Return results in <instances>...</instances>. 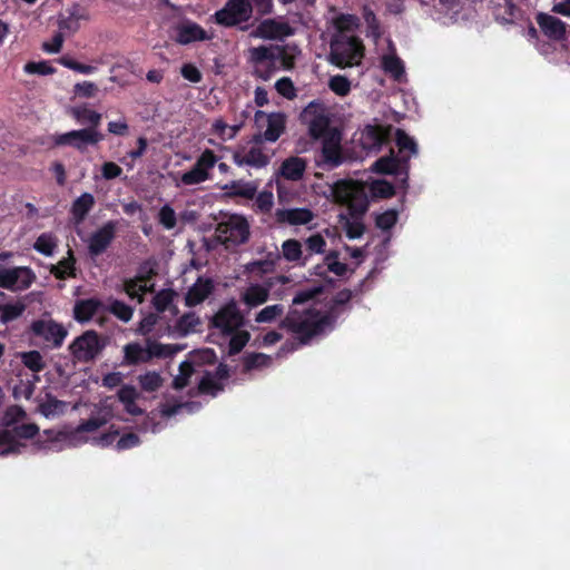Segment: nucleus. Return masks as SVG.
<instances>
[{
  "instance_id": "nucleus-47",
  "label": "nucleus",
  "mask_w": 570,
  "mask_h": 570,
  "mask_svg": "<svg viewBox=\"0 0 570 570\" xmlns=\"http://www.w3.org/2000/svg\"><path fill=\"white\" fill-rule=\"evenodd\" d=\"M333 24L338 32H348L360 26V19L355 14L341 13L334 18Z\"/></svg>"
},
{
  "instance_id": "nucleus-20",
  "label": "nucleus",
  "mask_w": 570,
  "mask_h": 570,
  "mask_svg": "<svg viewBox=\"0 0 570 570\" xmlns=\"http://www.w3.org/2000/svg\"><path fill=\"white\" fill-rule=\"evenodd\" d=\"M314 218V213L308 208H278L275 212V219L278 224L292 226L306 225Z\"/></svg>"
},
{
  "instance_id": "nucleus-37",
  "label": "nucleus",
  "mask_w": 570,
  "mask_h": 570,
  "mask_svg": "<svg viewBox=\"0 0 570 570\" xmlns=\"http://www.w3.org/2000/svg\"><path fill=\"white\" fill-rule=\"evenodd\" d=\"M275 46L266 47H253L249 49L250 61L255 66H263L265 63L274 62Z\"/></svg>"
},
{
  "instance_id": "nucleus-12",
  "label": "nucleus",
  "mask_w": 570,
  "mask_h": 570,
  "mask_svg": "<svg viewBox=\"0 0 570 570\" xmlns=\"http://www.w3.org/2000/svg\"><path fill=\"white\" fill-rule=\"evenodd\" d=\"M118 222L108 220L95 230L87 240L88 254L91 258L102 255L116 238Z\"/></svg>"
},
{
  "instance_id": "nucleus-24",
  "label": "nucleus",
  "mask_w": 570,
  "mask_h": 570,
  "mask_svg": "<svg viewBox=\"0 0 570 570\" xmlns=\"http://www.w3.org/2000/svg\"><path fill=\"white\" fill-rule=\"evenodd\" d=\"M386 137L383 128L376 125H367L361 134L362 147L366 150H379Z\"/></svg>"
},
{
  "instance_id": "nucleus-62",
  "label": "nucleus",
  "mask_w": 570,
  "mask_h": 570,
  "mask_svg": "<svg viewBox=\"0 0 570 570\" xmlns=\"http://www.w3.org/2000/svg\"><path fill=\"white\" fill-rule=\"evenodd\" d=\"M277 61H279L282 67L286 70L292 69L295 65L294 56L283 46H275L274 63L276 65Z\"/></svg>"
},
{
  "instance_id": "nucleus-49",
  "label": "nucleus",
  "mask_w": 570,
  "mask_h": 570,
  "mask_svg": "<svg viewBox=\"0 0 570 570\" xmlns=\"http://www.w3.org/2000/svg\"><path fill=\"white\" fill-rule=\"evenodd\" d=\"M78 9L79 6L75 4L69 10V16L67 18H62L59 20L58 26L60 30H68L75 32L79 29V20L83 19L85 16L79 14Z\"/></svg>"
},
{
  "instance_id": "nucleus-60",
  "label": "nucleus",
  "mask_w": 570,
  "mask_h": 570,
  "mask_svg": "<svg viewBox=\"0 0 570 570\" xmlns=\"http://www.w3.org/2000/svg\"><path fill=\"white\" fill-rule=\"evenodd\" d=\"M372 194L379 198H391L395 195L394 186L386 180H377L371 187Z\"/></svg>"
},
{
  "instance_id": "nucleus-4",
  "label": "nucleus",
  "mask_w": 570,
  "mask_h": 570,
  "mask_svg": "<svg viewBox=\"0 0 570 570\" xmlns=\"http://www.w3.org/2000/svg\"><path fill=\"white\" fill-rule=\"evenodd\" d=\"M302 124L307 126L308 135L312 139H321L328 135L333 129L331 127V117L327 107L320 100L311 101L301 112Z\"/></svg>"
},
{
  "instance_id": "nucleus-23",
  "label": "nucleus",
  "mask_w": 570,
  "mask_h": 570,
  "mask_svg": "<svg viewBox=\"0 0 570 570\" xmlns=\"http://www.w3.org/2000/svg\"><path fill=\"white\" fill-rule=\"evenodd\" d=\"M214 291V284L210 278L199 277L196 283L189 287L185 296V304L188 307L203 303Z\"/></svg>"
},
{
  "instance_id": "nucleus-43",
  "label": "nucleus",
  "mask_w": 570,
  "mask_h": 570,
  "mask_svg": "<svg viewBox=\"0 0 570 570\" xmlns=\"http://www.w3.org/2000/svg\"><path fill=\"white\" fill-rule=\"evenodd\" d=\"M230 336L228 344V354L230 356L237 355L247 345L250 340V334L247 331H235Z\"/></svg>"
},
{
  "instance_id": "nucleus-50",
  "label": "nucleus",
  "mask_w": 570,
  "mask_h": 570,
  "mask_svg": "<svg viewBox=\"0 0 570 570\" xmlns=\"http://www.w3.org/2000/svg\"><path fill=\"white\" fill-rule=\"evenodd\" d=\"M395 141L400 153L409 150L412 155L417 154V145L403 129H396Z\"/></svg>"
},
{
  "instance_id": "nucleus-45",
  "label": "nucleus",
  "mask_w": 570,
  "mask_h": 570,
  "mask_svg": "<svg viewBox=\"0 0 570 570\" xmlns=\"http://www.w3.org/2000/svg\"><path fill=\"white\" fill-rule=\"evenodd\" d=\"M145 277L137 276L129 278L124 282V291L130 298H137L139 302L142 301V295L146 292V285L142 284Z\"/></svg>"
},
{
  "instance_id": "nucleus-59",
  "label": "nucleus",
  "mask_w": 570,
  "mask_h": 570,
  "mask_svg": "<svg viewBox=\"0 0 570 570\" xmlns=\"http://www.w3.org/2000/svg\"><path fill=\"white\" fill-rule=\"evenodd\" d=\"M14 438L31 440L39 433V426L36 423H23L10 430Z\"/></svg>"
},
{
  "instance_id": "nucleus-48",
  "label": "nucleus",
  "mask_w": 570,
  "mask_h": 570,
  "mask_svg": "<svg viewBox=\"0 0 570 570\" xmlns=\"http://www.w3.org/2000/svg\"><path fill=\"white\" fill-rule=\"evenodd\" d=\"M141 390L155 392L163 385V379L157 372H147L138 376Z\"/></svg>"
},
{
  "instance_id": "nucleus-63",
  "label": "nucleus",
  "mask_w": 570,
  "mask_h": 570,
  "mask_svg": "<svg viewBox=\"0 0 570 570\" xmlns=\"http://www.w3.org/2000/svg\"><path fill=\"white\" fill-rule=\"evenodd\" d=\"M158 219L166 229H173L177 224L176 213L169 205L160 208Z\"/></svg>"
},
{
  "instance_id": "nucleus-2",
  "label": "nucleus",
  "mask_w": 570,
  "mask_h": 570,
  "mask_svg": "<svg viewBox=\"0 0 570 570\" xmlns=\"http://www.w3.org/2000/svg\"><path fill=\"white\" fill-rule=\"evenodd\" d=\"M215 235L227 249L236 247L248 242L249 224L245 217L233 214L217 224Z\"/></svg>"
},
{
  "instance_id": "nucleus-46",
  "label": "nucleus",
  "mask_w": 570,
  "mask_h": 570,
  "mask_svg": "<svg viewBox=\"0 0 570 570\" xmlns=\"http://www.w3.org/2000/svg\"><path fill=\"white\" fill-rule=\"evenodd\" d=\"M284 312L285 307L282 304L268 305L256 314L255 322L272 323L276 318L281 317L284 314Z\"/></svg>"
},
{
  "instance_id": "nucleus-57",
  "label": "nucleus",
  "mask_w": 570,
  "mask_h": 570,
  "mask_svg": "<svg viewBox=\"0 0 570 570\" xmlns=\"http://www.w3.org/2000/svg\"><path fill=\"white\" fill-rule=\"evenodd\" d=\"M306 250L308 252L307 256L313 254H322L326 247L325 238L320 234H313L305 240Z\"/></svg>"
},
{
  "instance_id": "nucleus-14",
  "label": "nucleus",
  "mask_w": 570,
  "mask_h": 570,
  "mask_svg": "<svg viewBox=\"0 0 570 570\" xmlns=\"http://www.w3.org/2000/svg\"><path fill=\"white\" fill-rule=\"evenodd\" d=\"M255 124L262 128L266 124V130L263 137L266 141L275 142L286 128V117L282 112L266 114L262 110L255 112Z\"/></svg>"
},
{
  "instance_id": "nucleus-44",
  "label": "nucleus",
  "mask_w": 570,
  "mask_h": 570,
  "mask_svg": "<svg viewBox=\"0 0 570 570\" xmlns=\"http://www.w3.org/2000/svg\"><path fill=\"white\" fill-rule=\"evenodd\" d=\"M21 361L27 368L35 373H39L46 367L41 353L36 350L22 353Z\"/></svg>"
},
{
  "instance_id": "nucleus-27",
  "label": "nucleus",
  "mask_w": 570,
  "mask_h": 570,
  "mask_svg": "<svg viewBox=\"0 0 570 570\" xmlns=\"http://www.w3.org/2000/svg\"><path fill=\"white\" fill-rule=\"evenodd\" d=\"M11 291L28 289L36 281V274L30 267H13L10 268Z\"/></svg>"
},
{
  "instance_id": "nucleus-64",
  "label": "nucleus",
  "mask_w": 570,
  "mask_h": 570,
  "mask_svg": "<svg viewBox=\"0 0 570 570\" xmlns=\"http://www.w3.org/2000/svg\"><path fill=\"white\" fill-rule=\"evenodd\" d=\"M397 222V213L393 209L386 210L376 216L375 225L383 230L391 229Z\"/></svg>"
},
{
  "instance_id": "nucleus-22",
  "label": "nucleus",
  "mask_w": 570,
  "mask_h": 570,
  "mask_svg": "<svg viewBox=\"0 0 570 570\" xmlns=\"http://www.w3.org/2000/svg\"><path fill=\"white\" fill-rule=\"evenodd\" d=\"M105 305L99 298H85L78 299L73 306V318L78 323L89 322L99 311L104 309Z\"/></svg>"
},
{
  "instance_id": "nucleus-21",
  "label": "nucleus",
  "mask_w": 570,
  "mask_h": 570,
  "mask_svg": "<svg viewBox=\"0 0 570 570\" xmlns=\"http://www.w3.org/2000/svg\"><path fill=\"white\" fill-rule=\"evenodd\" d=\"M409 157H397L393 150L389 156L379 158L372 166V170L381 175H395L409 166Z\"/></svg>"
},
{
  "instance_id": "nucleus-40",
  "label": "nucleus",
  "mask_w": 570,
  "mask_h": 570,
  "mask_svg": "<svg viewBox=\"0 0 570 570\" xmlns=\"http://www.w3.org/2000/svg\"><path fill=\"white\" fill-rule=\"evenodd\" d=\"M242 124L229 126L224 121V119L218 118L213 122L212 131L213 134L217 135L222 140H227L234 139L242 129Z\"/></svg>"
},
{
  "instance_id": "nucleus-58",
  "label": "nucleus",
  "mask_w": 570,
  "mask_h": 570,
  "mask_svg": "<svg viewBox=\"0 0 570 570\" xmlns=\"http://www.w3.org/2000/svg\"><path fill=\"white\" fill-rule=\"evenodd\" d=\"M174 292L173 291H160L153 298V305L159 313H164L169 308L173 303Z\"/></svg>"
},
{
  "instance_id": "nucleus-10",
  "label": "nucleus",
  "mask_w": 570,
  "mask_h": 570,
  "mask_svg": "<svg viewBox=\"0 0 570 570\" xmlns=\"http://www.w3.org/2000/svg\"><path fill=\"white\" fill-rule=\"evenodd\" d=\"M286 276L268 277L263 284H250L242 294V302L248 307H257L267 302L274 286L288 284Z\"/></svg>"
},
{
  "instance_id": "nucleus-54",
  "label": "nucleus",
  "mask_w": 570,
  "mask_h": 570,
  "mask_svg": "<svg viewBox=\"0 0 570 570\" xmlns=\"http://www.w3.org/2000/svg\"><path fill=\"white\" fill-rule=\"evenodd\" d=\"M108 419L106 416H91L88 420L82 421L76 429L75 433H89L99 430L106 425Z\"/></svg>"
},
{
  "instance_id": "nucleus-1",
  "label": "nucleus",
  "mask_w": 570,
  "mask_h": 570,
  "mask_svg": "<svg viewBox=\"0 0 570 570\" xmlns=\"http://www.w3.org/2000/svg\"><path fill=\"white\" fill-rule=\"evenodd\" d=\"M335 322L336 316L333 313L322 314L316 308H306L303 312L291 309L281 321L279 327L293 333L302 345H306L326 330H332Z\"/></svg>"
},
{
  "instance_id": "nucleus-55",
  "label": "nucleus",
  "mask_w": 570,
  "mask_h": 570,
  "mask_svg": "<svg viewBox=\"0 0 570 570\" xmlns=\"http://www.w3.org/2000/svg\"><path fill=\"white\" fill-rule=\"evenodd\" d=\"M271 357L263 353H250L244 357V368L252 371L254 368L267 366Z\"/></svg>"
},
{
  "instance_id": "nucleus-18",
  "label": "nucleus",
  "mask_w": 570,
  "mask_h": 570,
  "mask_svg": "<svg viewBox=\"0 0 570 570\" xmlns=\"http://www.w3.org/2000/svg\"><path fill=\"white\" fill-rule=\"evenodd\" d=\"M535 20L541 32L548 39L553 41H562L566 39L568 24L561 19L544 12H539L535 16Z\"/></svg>"
},
{
  "instance_id": "nucleus-7",
  "label": "nucleus",
  "mask_w": 570,
  "mask_h": 570,
  "mask_svg": "<svg viewBox=\"0 0 570 570\" xmlns=\"http://www.w3.org/2000/svg\"><path fill=\"white\" fill-rule=\"evenodd\" d=\"M250 7L246 0H227L214 14L215 22L225 28L236 27L250 20Z\"/></svg>"
},
{
  "instance_id": "nucleus-9",
  "label": "nucleus",
  "mask_w": 570,
  "mask_h": 570,
  "mask_svg": "<svg viewBox=\"0 0 570 570\" xmlns=\"http://www.w3.org/2000/svg\"><path fill=\"white\" fill-rule=\"evenodd\" d=\"M244 325V315L235 301L226 303L210 320V326L219 330L223 335L233 334Z\"/></svg>"
},
{
  "instance_id": "nucleus-53",
  "label": "nucleus",
  "mask_w": 570,
  "mask_h": 570,
  "mask_svg": "<svg viewBox=\"0 0 570 570\" xmlns=\"http://www.w3.org/2000/svg\"><path fill=\"white\" fill-rule=\"evenodd\" d=\"M24 72L29 75L48 76L55 73L56 69L46 60L29 61L23 67Z\"/></svg>"
},
{
  "instance_id": "nucleus-34",
  "label": "nucleus",
  "mask_w": 570,
  "mask_h": 570,
  "mask_svg": "<svg viewBox=\"0 0 570 570\" xmlns=\"http://www.w3.org/2000/svg\"><path fill=\"white\" fill-rule=\"evenodd\" d=\"M57 246L58 238L52 233L40 234L33 244V248L45 256H52Z\"/></svg>"
},
{
  "instance_id": "nucleus-31",
  "label": "nucleus",
  "mask_w": 570,
  "mask_h": 570,
  "mask_svg": "<svg viewBox=\"0 0 570 570\" xmlns=\"http://www.w3.org/2000/svg\"><path fill=\"white\" fill-rule=\"evenodd\" d=\"M222 189L226 190L227 195L232 197L253 199L257 193V185L253 181L232 180L224 185Z\"/></svg>"
},
{
  "instance_id": "nucleus-15",
  "label": "nucleus",
  "mask_w": 570,
  "mask_h": 570,
  "mask_svg": "<svg viewBox=\"0 0 570 570\" xmlns=\"http://www.w3.org/2000/svg\"><path fill=\"white\" fill-rule=\"evenodd\" d=\"M232 159L238 167L249 166L256 169L265 168L271 161L269 155L262 146H252L249 149L238 147L234 150Z\"/></svg>"
},
{
  "instance_id": "nucleus-13",
  "label": "nucleus",
  "mask_w": 570,
  "mask_h": 570,
  "mask_svg": "<svg viewBox=\"0 0 570 570\" xmlns=\"http://www.w3.org/2000/svg\"><path fill=\"white\" fill-rule=\"evenodd\" d=\"M218 158L212 149H205L190 170L181 175L184 185H197L209 179V170L215 167Z\"/></svg>"
},
{
  "instance_id": "nucleus-52",
  "label": "nucleus",
  "mask_w": 570,
  "mask_h": 570,
  "mask_svg": "<svg viewBox=\"0 0 570 570\" xmlns=\"http://www.w3.org/2000/svg\"><path fill=\"white\" fill-rule=\"evenodd\" d=\"M363 18L367 26L370 35L374 39H379L382 36L381 23L376 14L367 7L363 9Z\"/></svg>"
},
{
  "instance_id": "nucleus-33",
  "label": "nucleus",
  "mask_w": 570,
  "mask_h": 570,
  "mask_svg": "<svg viewBox=\"0 0 570 570\" xmlns=\"http://www.w3.org/2000/svg\"><path fill=\"white\" fill-rule=\"evenodd\" d=\"M381 65L383 70L395 80H400L405 72L402 59L395 53L384 55L382 57Z\"/></svg>"
},
{
  "instance_id": "nucleus-51",
  "label": "nucleus",
  "mask_w": 570,
  "mask_h": 570,
  "mask_svg": "<svg viewBox=\"0 0 570 570\" xmlns=\"http://www.w3.org/2000/svg\"><path fill=\"white\" fill-rule=\"evenodd\" d=\"M330 89L337 96H347L351 91V82L345 76L336 75L328 81Z\"/></svg>"
},
{
  "instance_id": "nucleus-25",
  "label": "nucleus",
  "mask_w": 570,
  "mask_h": 570,
  "mask_svg": "<svg viewBox=\"0 0 570 570\" xmlns=\"http://www.w3.org/2000/svg\"><path fill=\"white\" fill-rule=\"evenodd\" d=\"M95 197L90 193H83L71 205L70 215L76 224H81L95 206Z\"/></svg>"
},
{
  "instance_id": "nucleus-41",
  "label": "nucleus",
  "mask_w": 570,
  "mask_h": 570,
  "mask_svg": "<svg viewBox=\"0 0 570 570\" xmlns=\"http://www.w3.org/2000/svg\"><path fill=\"white\" fill-rule=\"evenodd\" d=\"M104 311H108L125 323L129 322L134 315V308L119 299H111L110 304L105 306Z\"/></svg>"
},
{
  "instance_id": "nucleus-8",
  "label": "nucleus",
  "mask_w": 570,
  "mask_h": 570,
  "mask_svg": "<svg viewBox=\"0 0 570 570\" xmlns=\"http://www.w3.org/2000/svg\"><path fill=\"white\" fill-rule=\"evenodd\" d=\"M342 135L338 129H332L322 138V148L316 163L325 169H334L343 164L344 156L341 146Z\"/></svg>"
},
{
  "instance_id": "nucleus-36",
  "label": "nucleus",
  "mask_w": 570,
  "mask_h": 570,
  "mask_svg": "<svg viewBox=\"0 0 570 570\" xmlns=\"http://www.w3.org/2000/svg\"><path fill=\"white\" fill-rule=\"evenodd\" d=\"M72 116L80 124H89L88 128L97 129L101 121V115L87 107L73 108Z\"/></svg>"
},
{
  "instance_id": "nucleus-35",
  "label": "nucleus",
  "mask_w": 570,
  "mask_h": 570,
  "mask_svg": "<svg viewBox=\"0 0 570 570\" xmlns=\"http://www.w3.org/2000/svg\"><path fill=\"white\" fill-rule=\"evenodd\" d=\"M282 253L287 262H298L303 258L302 265H305L308 256L303 257L302 244L297 239H287L282 245Z\"/></svg>"
},
{
  "instance_id": "nucleus-38",
  "label": "nucleus",
  "mask_w": 570,
  "mask_h": 570,
  "mask_svg": "<svg viewBox=\"0 0 570 570\" xmlns=\"http://www.w3.org/2000/svg\"><path fill=\"white\" fill-rule=\"evenodd\" d=\"M6 445L0 450V456H8L10 454H19L22 446L21 443L16 441L14 435L8 429L0 430V446Z\"/></svg>"
},
{
  "instance_id": "nucleus-16",
  "label": "nucleus",
  "mask_w": 570,
  "mask_h": 570,
  "mask_svg": "<svg viewBox=\"0 0 570 570\" xmlns=\"http://www.w3.org/2000/svg\"><path fill=\"white\" fill-rule=\"evenodd\" d=\"M212 38L197 22L184 20L175 26L174 40L179 45L186 46L196 41L210 40Z\"/></svg>"
},
{
  "instance_id": "nucleus-30",
  "label": "nucleus",
  "mask_w": 570,
  "mask_h": 570,
  "mask_svg": "<svg viewBox=\"0 0 570 570\" xmlns=\"http://www.w3.org/2000/svg\"><path fill=\"white\" fill-rule=\"evenodd\" d=\"M202 324L200 318L194 312L181 315L175 323L171 333L177 337H185L196 331Z\"/></svg>"
},
{
  "instance_id": "nucleus-26",
  "label": "nucleus",
  "mask_w": 570,
  "mask_h": 570,
  "mask_svg": "<svg viewBox=\"0 0 570 570\" xmlns=\"http://www.w3.org/2000/svg\"><path fill=\"white\" fill-rule=\"evenodd\" d=\"M49 272L57 279L65 281L67 278H75L76 274V258L71 249L68 250V257L62 258L58 264L50 265Z\"/></svg>"
},
{
  "instance_id": "nucleus-39",
  "label": "nucleus",
  "mask_w": 570,
  "mask_h": 570,
  "mask_svg": "<svg viewBox=\"0 0 570 570\" xmlns=\"http://www.w3.org/2000/svg\"><path fill=\"white\" fill-rule=\"evenodd\" d=\"M26 309V305L21 302L13 304H0V323L7 325L8 323L19 318Z\"/></svg>"
},
{
  "instance_id": "nucleus-28",
  "label": "nucleus",
  "mask_w": 570,
  "mask_h": 570,
  "mask_svg": "<svg viewBox=\"0 0 570 570\" xmlns=\"http://www.w3.org/2000/svg\"><path fill=\"white\" fill-rule=\"evenodd\" d=\"M306 169V161L301 157H289L282 163L281 175L293 181L302 179Z\"/></svg>"
},
{
  "instance_id": "nucleus-19",
  "label": "nucleus",
  "mask_w": 570,
  "mask_h": 570,
  "mask_svg": "<svg viewBox=\"0 0 570 570\" xmlns=\"http://www.w3.org/2000/svg\"><path fill=\"white\" fill-rule=\"evenodd\" d=\"M364 56V46L356 36H351L346 41V52H334L333 62L338 67L353 66Z\"/></svg>"
},
{
  "instance_id": "nucleus-17",
  "label": "nucleus",
  "mask_w": 570,
  "mask_h": 570,
  "mask_svg": "<svg viewBox=\"0 0 570 570\" xmlns=\"http://www.w3.org/2000/svg\"><path fill=\"white\" fill-rule=\"evenodd\" d=\"M293 33L294 30L287 22H279L275 19H265L259 22L256 30L252 32V36L262 39L282 40Z\"/></svg>"
},
{
  "instance_id": "nucleus-29",
  "label": "nucleus",
  "mask_w": 570,
  "mask_h": 570,
  "mask_svg": "<svg viewBox=\"0 0 570 570\" xmlns=\"http://www.w3.org/2000/svg\"><path fill=\"white\" fill-rule=\"evenodd\" d=\"M148 362L149 355L146 352V347H142L139 343H128L124 346L122 365L134 366Z\"/></svg>"
},
{
  "instance_id": "nucleus-42",
  "label": "nucleus",
  "mask_w": 570,
  "mask_h": 570,
  "mask_svg": "<svg viewBox=\"0 0 570 570\" xmlns=\"http://www.w3.org/2000/svg\"><path fill=\"white\" fill-rule=\"evenodd\" d=\"M223 390L224 384L218 382L210 372H206L198 383V391L200 394H209L216 396Z\"/></svg>"
},
{
  "instance_id": "nucleus-11",
  "label": "nucleus",
  "mask_w": 570,
  "mask_h": 570,
  "mask_svg": "<svg viewBox=\"0 0 570 570\" xmlns=\"http://www.w3.org/2000/svg\"><path fill=\"white\" fill-rule=\"evenodd\" d=\"M340 193L352 216H362L366 213L368 208V197L363 185L354 181H342Z\"/></svg>"
},
{
  "instance_id": "nucleus-61",
  "label": "nucleus",
  "mask_w": 570,
  "mask_h": 570,
  "mask_svg": "<svg viewBox=\"0 0 570 570\" xmlns=\"http://www.w3.org/2000/svg\"><path fill=\"white\" fill-rule=\"evenodd\" d=\"M325 262L330 272L337 276H343L347 272V265L338 261V253L331 252L326 255Z\"/></svg>"
},
{
  "instance_id": "nucleus-32",
  "label": "nucleus",
  "mask_w": 570,
  "mask_h": 570,
  "mask_svg": "<svg viewBox=\"0 0 570 570\" xmlns=\"http://www.w3.org/2000/svg\"><path fill=\"white\" fill-rule=\"evenodd\" d=\"M179 351H181V346L179 345L161 344L149 338L147 340L146 352L149 355V361L154 357H171Z\"/></svg>"
},
{
  "instance_id": "nucleus-5",
  "label": "nucleus",
  "mask_w": 570,
  "mask_h": 570,
  "mask_svg": "<svg viewBox=\"0 0 570 570\" xmlns=\"http://www.w3.org/2000/svg\"><path fill=\"white\" fill-rule=\"evenodd\" d=\"M105 136L95 128L71 130L65 134H55L50 137L55 147L71 146L83 153L89 145H97Z\"/></svg>"
},
{
  "instance_id": "nucleus-3",
  "label": "nucleus",
  "mask_w": 570,
  "mask_h": 570,
  "mask_svg": "<svg viewBox=\"0 0 570 570\" xmlns=\"http://www.w3.org/2000/svg\"><path fill=\"white\" fill-rule=\"evenodd\" d=\"M106 343L95 330H87L68 346L73 363H91L105 348Z\"/></svg>"
},
{
  "instance_id": "nucleus-56",
  "label": "nucleus",
  "mask_w": 570,
  "mask_h": 570,
  "mask_svg": "<svg viewBox=\"0 0 570 570\" xmlns=\"http://www.w3.org/2000/svg\"><path fill=\"white\" fill-rule=\"evenodd\" d=\"M250 7V17L254 12L261 18L268 16L273 12L274 2L273 0H246Z\"/></svg>"
},
{
  "instance_id": "nucleus-6",
  "label": "nucleus",
  "mask_w": 570,
  "mask_h": 570,
  "mask_svg": "<svg viewBox=\"0 0 570 570\" xmlns=\"http://www.w3.org/2000/svg\"><path fill=\"white\" fill-rule=\"evenodd\" d=\"M31 334L41 338L51 348H60L68 336V330L57 321L36 320L30 325Z\"/></svg>"
}]
</instances>
